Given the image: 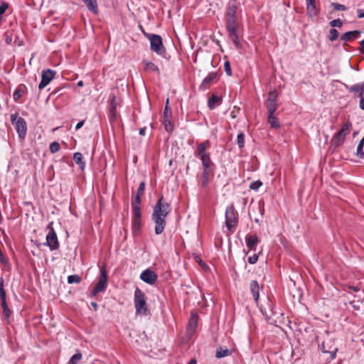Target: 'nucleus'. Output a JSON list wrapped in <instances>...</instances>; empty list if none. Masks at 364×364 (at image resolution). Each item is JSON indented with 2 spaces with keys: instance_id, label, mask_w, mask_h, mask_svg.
Segmentation results:
<instances>
[{
  "instance_id": "nucleus-1",
  "label": "nucleus",
  "mask_w": 364,
  "mask_h": 364,
  "mask_svg": "<svg viewBox=\"0 0 364 364\" xmlns=\"http://www.w3.org/2000/svg\"><path fill=\"white\" fill-rule=\"evenodd\" d=\"M171 212L170 203L166 201L163 196L160 197L154 206L151 215L152 220L155 223L154 231L156 235H161L166 227V218Z\"/></svg>"
},
{
  "instance_id": "nucleus-2",
  "label": "nucleus",
  "mask_w": 364,
  "mask_h": 364,
  "mask_svg": "<svg viewBox=\"0 0 364 364\" xmlns=\"http://www.w3.org/2000/svg\"><path fill=\"white\" fill-rule=\"evenodd\" d=\"M134 302L136 314L146 316L148 314L146 298L145 294L138 287H136L134 291Z\"/></svg>"
},
{
  "instance_id": "nucleus-3",
  "label": "nucleus",
  "mask_w": 364,
  "mask_h": 364,
  "mask_svg": "<svg viewBox=\"0 0 364 364\" xmlns=\"http://www.w3.org/2000/svg\"><path fill=\"white\" fill-rule=\"evenodd\" d=\"M12 124L15 126V129L20 139H24L27 132V126L25 119L21 117H18L17 114L11 115Z\"/></svg>"
},
{
  "instance_id": "nucleus-4",
  "label": "nucleus",
  "mask_w": 364,
  "mask_h": 364,
  "mask_svg": "<svg viewBox=\"0 0 364 364\" xmlns=\"http://www.w3.org/2000/svg\"><path fill=\"white\" fill-rule=\"evenodd\" d=\"M147 37L150 41L151 50L158 55H164L166 53V49L163 46L161 37L156 34H149Z\"/></svg>"
},
{
  "instance_id": "nucleus-5",
  "label": "nucleus",
  "mask_w": 364,
  "mask_h": 364,
  "mask_svg": "<svg viewBox=\"0 0 364 364\" xmlns=\"http://www.w3.org/2000/svg\"><path fill=\"white\" fill-rule=\"evenodd\" d=\"M47 229L48 230V232L46 235V242L45 243V245L49 247L50 250L58 249L59 242L56 232H55L53 227V222H50L47 225Z\"/></svg>"
},
{
  "instance_id": "nucleus-6",
  "label": "nucleus",
  "mask_w": 364,
  "mask_h": 364,
  "mask_svg": "<svg viewBox=\"0 0 364 364\" xmlns=\"http://www.w3.org/2000/svg\"><path fill=\"white\" fill-rule=\"evenodd\" d=\"M107 287V273L105 267L100 269V276L99 280L92 291V295L96 296L97 294L104 292Z\"/></svg>"
},
{
  "instance_id": "nucleus-7",
  "label": "nucleus",
  "mask_w": 364,
  "mask_h": 364,
  "mask_svg": "<svg viewBox=\"0 0 364 364\" xmlns=\"http://www.w3.org/2000/svg\"><path fill=\"white\" fill-rule=\"evenodd\" d=\"M226 26L230 37L231 38L234 44L238 47L240 44V40L237 31V25L236 23V18H227Z\"/></svg>"
},
{
  "instance_id": "nucleus-8",
  "label": "nucleus",
  "mask_w": 364,
  "mask_h": 364,
  "mask_svg": "<svg viewBox=\"0 0 364 364\" xmlns=\"http://www.w3.org/2000/svg\"><path fill=\"white\" fill-rule=\"evenodd\" d=\"M277 99L278 94L275 90L270 91L268 93V97L264 102V105L267 109V114L275 113L279 107Z\"/></svg>"
},
{
  "instance_id": "nucleus-9",
  "label": "nucleus",
  "mask_w": 364,
  "mask_h": 364,
  "mask_svg": "<svg viewBox=\"0 0 364 364\" xmlns=\"http://www.w3.org/2000/svg\"><path fill=\"white\" fill-rule=\"evenodd\" d=\"M351 127L352 124L350 122H346L343 124L341 129L333 136V140L336 146H339L344 141L345 136L350 133Z\"/></svg>"
},
{
  "instance_id": "nucleus-10",
  "label": "nucleus",
  "mask_w": 364,
  "mask_h": 364,
  "mask_svg": "<svg viewBox=\"0 0 364 364\" xmlns=\"http://www.w3.org/2000/svg\"><path fill=\"white\" fill-rule=\"evenodd\" d=\"M237 213L232 206L228 207L225 211V224L229 231L234 228L237 223Z\"/></svg>"
},
{
  "instance_id": "nucleus-11",
  "label": "nucleus",
  "mask_w": 364,
  "mask_h": 364,
  "mask_svg": "<svg viewBox=\"0 0 364 364\" xmlns=\"http://www.w3.org/2000/svg\"><path fill=\"white\" fill-rule=\"evenodd\" d=\"M348 90L353 92L355 97H360L359 107L364 110V82L355 84L350 87Z\"/></svg>"
},
{
  "instance_id": "nucleus-12",
  "label": "nucleus",
  "mask_w": 364,
  "mask_h": 364,
  "mask_svg": "<svg viewBox=\"0 0 364 364\" xmlns=\"http://www.w3.org/2000/svg\"><path fill=\"white\" fill-rule=\"evenodd\" d=\"M55 75V72L50 69L43 70L41 73V80L38 85V89L42 90L47 86L54 78Z\"/></svg>"
},
{
  "instance_id": "nucleus-13",
  "label": "nucleus",
  "mask_w": 364,
  "mask_h": 364,
  "mask_svg": "<svg viewBox=\"0 0 364 364\" xmlns=\"http://www.w3.org/2000/svg\"><path fill=\"white\" fill-rule=\"evenodd\" d=\"M140 279L145 283L154 284L157 280V275L150 269H146L141 273Z\"/></svg>"
},
{
  "instance_id": "nucleus-14",
  "label": "nucleus",
  "mask_w": 364,
  "mask_h": 364,
  "mask_svg": "<svg viewBox=\"0 0 364 364\" xmlns=\"http://www.w3.org/2000/svg\"><path fill=\"white\" fill-rule=\"evenodd\" d=\"M306 14L310 18L316 16L319 10L316 7V4L315 0H306Z\"/></svg>"
},
{
  "instance_id": "nucleus-15",
  "label": "nucleus",
  "mask_w": 364,
  "mask_h": 364,
  "mask_svg": "<svg viewBox=\"0 0 364 364\" xmlns=\"http://www.w3.org/2000/svg\"><path fill=\"white\" fill-rule=\"evenodd\" d=\"M210 143L208 140L200 143L195 152V156L197 157H202L209 155L210 154L206 151V149L210 148Z\"/></svg>"
},
{
  "instance_id": "nucleus-16",
  "label": "nucleus",
  "mask_w": 364,
  "mask_h": 364,
  "mask_svg": "<svg viewBox=\"0 0 364 364\" xmlns=\"http://www.w3.org/2000/svg\"><path fill=\"white\" fill-rule=\"evenodd\" d=\"M168 99L166 100V105L164 111V124L167 132H171L173 130V126L170 121L171 115L168 112Z\"/></svg>"
},
{
  "instance_id": "nucleus-17",
  "label": "nucleus",
  "mask_w": 364,
  "mask_h": 364,
  "mask_svg": "<svg viewBox=\"0 0 364 364\" xmlns=\"http://www.w3.org/2000/svg\"><path fill=\"white\" fill-rule=\"evenodd\" d=\"M213 171L211 168H203L201 173V186L203 187L207 186L209 183Z\"/></svg>"
},
{
  "instance_id": "nucleus-18",
  "label": "nucleus",
  "mask_w": 364,
  "mask_h": 364,
  "mask_svg": "<svg viewBox=\"0 0 364 364\" xmlns=\"http://www.w3.org/2000/svg\"><path fill=\"white\" fill-rule=\"evenodd\" d=\"M246 245L250 250H255L259 239L256 235H247L245 237Z\"/></svg>"
},
{
  "instance_id": "nucleus-19",
  "label": "nucleus",
  "mask_w": 364,
  "mask_h": 364,
  "mask_svg": "<svg viewBox=\"0 0 364 364\" xmlns=\"http://www.w3.org/2000/svg\"><path fill=\"white\" fill-rule=\"evenodd\" d=\"M251 293L254 300L257 302L259 296V286L257 281L252 280L250 283Z\"/></svg>"
},
{
  "instance_id": "nucleus-20",
  "label": "nucleus",
  "mask_w": 364,
  "mask_h": 364,
  "mask_svg": "<svg viewBox=\"0 0 364 364\" xmlns=\"http://www.w3.org/2000/svg\"><path fill=\"white\" fill-rule=\"evenodd\" d=\"M360 35V32L359 31H348L342 35L341 40L345 42L350 41L358 38Z\"/></svg>"
},
{
  "instance_id": "nucleus-21",
  "label": "nucleus",
  "mask_w": 364,
  "mask_h": 364,
  "mask_svg": "<svg viewBox=\"0 0 364 364\" xmlns=\"http://www.w3.org/2000/svg\"><path fill=\"white\" fill-rule=\"evenodd\" d=\"M6 296H4L3 292H1V296H0V299H1V307L3 309V314L6 318H9L11 314V311L9 309V306L6 303Z\"/></svg>"
},
{
  "instance_id": "nucleus-22",
  "label": "nucleus",
  "mask_w": 364,
  "mask_h": 364,
  "mask_svg": "<svg viewBox=\"0 0 364 364\" xmlns=\"http://www.w3.org/2000/svg\"><path fill=\"white\" fill-rule=\"evenodd\" d=\"M237 4L235 0L230 2L227 9V18H236Z\"/></svg>"
},
{
  "instance_id": "nucleus-23",
  "label": "nucleus",
  "mask_w": 364,
  "mask_h": 364,
  "mask_svg": "<svg viewBox=\"0 0 364 364\" xmlns=\"http://www.w3.org/2000/svg\"><path fill=\"white\" fill-rule=\"evenodd\" d=\"M267 120L272 128L278 129L280 127L278 118L274 113L267 114Z\"/></svg>"
},
{
  "instance_id": "nucleus-24",
  "label": "nucleus",
  "mask_w": 364,
  "mask_h": 364,
  "mask_svg": "<svg viewBox=\"0 0 364 364\" xmlns=\"http://www.w3.org/2000/svg\"><path fill=\"white\" fill-rule=\"evenodd\" d=\"M144 68L146 71L150 72V73H155L159 75V73H160L159 69L154 63H153L152 62L144 61Z\"/></svg>"
},
{
  "instance_id": "nucleus-25",
  "label": "nucleus",
  "mask_w": 364,
  "mask_h": 364,
  "mask_svg": "<svg viewBox=\"0 0 364 364\" xmlns=\"http://www.w3.org/2000/svg\"><path fill=\"white\" fill-rule=\"evenodd\" d=\"M87 6L88 9L93 12L94 14H97L98 12L97 4L96 0H82Z\"/></svg>"
},
{
  "instance_id": "nucleus-26",
  "label": "nucleus",
  "mask_w": 364,
  "mask_h": 364,
  "mask_svg": "<svg viewBox=\"0 0 364 364\" xmlns=\"http://www.w3.org/2000/svg\"><path fill=\"white\" fill-rule=\"evenodd\" d=\"M73 159L77 164L80 165L81 169H83L85 168V163L83 161V156L81 153H75L73 155Z\"/></svg>"
},
{
  "instance_id": "nucleus-27",
  "label": "nucleus",
  "mask_w": 364,
  "mask_h": 364,
  "mask_svg": "<svg viewBox=\"0 0 364 364\" xmlns=\"http://www.w3.org/2000/svg\"><path fill=\"white\" fill-rule=\"evenodd\" d=\"M198 323V316L196 314H193L189 319L188 322V329L191 331H194Z\"/></svg>"
},
{
  "instance_id": "nucleus-28",
  "label": "nucleus",
  "mask_w": 364,
  "mask_h": 364,
  "mask_svg": "<svg viewBox=\"0 0 364 364\" xmlns=\"http://www.w3.org/2000/svg\"><path fill=\"white\" fill-rule=\"evenodd\" d=\"M201 160L203 168H211V166L213 165L210 154L205 156L199 157Z\"/></svg>"
},
{
  "instance_id": "nucleus-29",
  "label": "nucleus",
  "mask_w": 364,
  "mask_h": 364,
  "mask_svg": "<svg viewBox=\"0 0 364 364\" xmlns=\"http://www.w3.org/2000/svg\"><path fill=\"white\" fill-rule=\"evenodd\" d=\"M118 104H119L118 100L116 99V97L114 95H112L110 98V112L112 113L113 117H114V115H115V112H116L117 106L118 105Z\"/></svg>"
},
{
  "instance_id": "nucleus-30",
  "label": "nucleus",
  "mask_w": 364,
  "mask_h": 364,
  "mask_svg": "<svg viewBox=\"0 0 364 364\" xmlns=\"http://www.w3.org/2000/svg\"><path fill=\"white\" fill-rule=\"evenodd\" d=\"M220 99L218 96L213 95L208 100V107L210 109L215 108V105L220 102Z\"/></svg>"
},
{
  "instance_id": "nucleus-31",
  "label": "nucleus",
  "mask_w": 364,
  "mask_h": 364,
  "mask_svg": "<svg viewBox=\"0 0 364 364\" xmlns=\"http://www.w3.org/2000/svg\"><path fill=\"white\" fill-rule=\"evenodd\" d=\"M216 77V74L214 73H212L209 74L206 77L204 78L203 80L201 87H203L204 89L206 88V85H209Z\"/></svg>"
},
{
  "instance_id": "nucleus-32",
  "label": "nucleus",
  "mask_w": 364,
  "mask_h": 364,
  "mask_svg": "<svg viewBox=\"0 0 364 364\" xmlns=\"http://www.w3.org/2000/svg\"><path fill=\"white\" fill-rule=\"evenodd\" d=\"M230 354V352L229 350H228L226 348L223 349L222 348H219L216 350L215 356L218 358H221L226 357V356L229 355Z\"/></svg>"
},
{
  "instance_id": "nucleus-33",
  "label": "nucleus",
  "mask_w": 364,
  "mask_h": 364,
  "mask_svg": "<svg viewBox=\"0 0 364 364\" xmlns=\"http://www.w3.org/2000/svg\"><path fill=\"white\" fill-rule=\"evenodd\" d=\"M133 218H141V213L140 206L138 205H132Z\"/></svg>"
},
{
  "instance_id": "nucleus-34",
  "label": "nucleus",
  "mask_w": 364,
  "mask_h": 364,
  "mask_svg": "<svg viewBox=\"0 0 364 364\" xmlns=\"http://www.w3.org/2000/svg\"><path fill=\"white\" fill-rule=\"evenodd\" d=\"M82 359V354L77 353L74 354L70 359L69 364H77Z\"/></svg>"
},
{
  "instance_id": "nucleus-35",
  "label": "nucleus",
  "mask_w": 364,
  "mask_h": 364,
  "mask_svg": "<svg viewBox=\"0 0 364 364\" xmlns=\"http://www.w3.org/2000/svg\"><path fill=\"white\" fill-rule=\"evenodd\" d=\"M339 33L336 28H331L329 31L328 39L331 41H334L338 38Z\"/></svg>"
},
{
  "instance_id": "nucleus-36",
  "label": "nucleus",
  "mask_w": 364,
  "mask_h": 364,
  "mask_svg": "<svg viewBox=\"0 0 364 364\" xmlns=\"http://www.w3.org/2000/svg\"><path fill=\"white\" fill-rule=\"evenodd\" d=\"M81 279L77 274H73L68 277V282L69 284H78Z\"/></svg>"
},
{
  "instance_id": "nucleus-37",
  "label": "nucleus",
  "mask_w": 364,
  "mask_h": 364,
  "mask_svg": "<svg viewBox=\"0 0 364 364\" xmlns=\"http://www.w3.org/2000/svg\"><path fill=\"white\" fill-rule=\"evenodd\" d=\"M237 144L240 149H242L244 147L245 144V135L243 133H240L237 134Z\"/></svg>"
},
{
  "instance_id": "nucleus-38",
  "label": "nucleus",
  "mask_w": 364,
  "mask_h": 364,
  "mask_svg": "<svg viewBox=\"0 0 364 364\" xmlns=\"http://www.w3.org/2000/svg\"><path fill=\"white\" fill-rule=\"evenodd\" d=\"M141 226V218H133L132 228L134 232L139 230Z\"/></svg>"
},
{
  "instance_id": "nucleus-39",
  "label": "nucleus",
  "mask_w": 364,
  "mask_h": 364,
  "mask_svg": "<svg viewBox=\"0 0 364 364\" xmlns=\"http://www.w3.org/2000/svg\"><path fill=\"white\" fill-rule=\"evenodd\" d=\"M262 186L260 181H255L250 183V188L254 191H257Z\"/></svg>"
},
{
  "instance_id": "nucleus-40",
  "label": "nucleus",
  "mask_w": 364,
  "mask_h": 364,
  "mask_svg": "<svg viewBox=\"0 0 364 364\" xmlns=\"http://www.w3.org/2000/svg\"><path fill=\"white\" fill-rule=\"evenodd\" d=\"M60 150V144L58 142H52L50 145V151L51 153H56Z\"/></svg>"
},
{
  "instance_id": "nucleus-41",
  "label": "nucleus",
  "mask_w": 364,
  "mask_h": 364,
  "mask_svg": "<svg viewBox=\"0 0 364 364\" xmlns=\"http://www.w3.org/2000/svg\"><path fill=\"white\" fill-rule=\"evenodd\" d=\"M331 6L336 10V11H346L347 8L346 6L338 4V3H331Z\"/></svg>"
},
{
  "instance_id": "nucleus-42",
  "label": "nucleus",
  "mask_w": 364,
  "mask_h": 364,
  "mask_svg": "<svg viewBox=\"0 0 364 364\" xmlns=\"http://www.w3.org/2000/svg\"><path fill=\"white\" fill-rule=\"evenodd\" d=\"M342 21L341 19L339 18H337V19H334L333 21H331L330 22V25L333 27V28H334L335 27H338V28H340L342 26Z\"/></svg>"
},
{
  "instance_id": "nucleus-43",
  "label": "nucleus",
  "mask_w": 364,
  "mask_h": 364,
  "mask_svg": "<svg viewBox=\"0 0 364 364\" xmlns=\"http://www.w3.org/2000/svg\"><path fill=\"white\" fill-rule=\"evenodd\" d=\"M224 69H225V71L226 73V74L228 75V76H231L232 75V70H231V67H230V63L229 61H225V63H224Z\"/></svg>"
},
{
  "instance_id": "nucleus-44",
  "label": "nucleus",
  "mask_w": 364,
  "mask_h": 364,
  "mask_svg": "<svg viewBox=\"0 0 364 364\" xmlns=\"http://www.w3.org/2000/svg\"><path fill=\"white\" fill-rule=\"evenodd\" d=\"M362 304V301L357 300V301H353L350 302V305L353 307V309L359 311L360 309V306Z\"/></svg>"
},
{
  "instance_id": "nucleus-45",
  "label": "nucleus",
  "mask_w": 364,
  "mask_h": 364,
  "mask_svg": "<svg viewBox=\"0 0 364 364\" xmlns=\"http://www.w3.org/2000/svg\"><path fill=\"white\" fill-rule=\"evenodd\" d=\"M145 191V182L142 181L140 183L138 189H137V193L136 195L142 196Z\"/></svg>"
},
{
  "instance_id": "nucleus-46",
  "label": "nucleus",
  "mask_w": 364,
  "mask_h": 364,
  "mask_svg": "<svg viewBox=\"0 0 364 364\" xmlns=\"http://www.w3.org/2000/svg\"><path fill=\"white\" fill-rule=\"evenodd\" d=\"M21 93H22V91L20 89H16L14 94H13V97H14V100L15 101H18L19 100V98L21 97Z\"/></svg>"
},
{
  "instance_id": "nucleus-47",
  "label": "nucleus",
  "mask_w": 364,
  "mask_h": 364,
  "mask_svg": "<svg viewBox=\"0 0 364 364\" xmlns=\"http://www.w3.org/2000/svg\"><path fill=\"white\" fill-rule=\"evenodd\" d=\"M258 260V255L254 254L252 256L248 257V262L251 264H255Z\"/></svg>"
},
{
  "instance_id": "nucleus-48",
  "label": "nucleus",
  "mask_w": 364,
  "mask_h": 364,
  "mask_svg": "<svg viewBox=\"0 0 364 364\" xmlns=\"http://www.w3.org/2000/svg\"><path fill=\"white\" fill-rule=\"evenodd\" d=\"M7 8L8 4L6 3L1 4V5L0 6V15L2 16L6 11Z\"/></svg>"
},
{
  "instance_id": "nucleus-49",
  "label": "nucleus",
  "mask_w": 364,
  "mask_h": 364,
  "mask_svg": "<svg viewBox=\"0 0 364 364\" xmlns=\"http://www.w3.org/2000/svg\"><path fill=\"white\" fill-rule=\"evenodd\" d=\"M5 41L7 44H10L12 42V36L9 32L5 33Z\"/></svg>"
},
{
  "instance_id": "nucleus-50",
  "label": "nucleus",
  "mask_w": 364,
  "mask_h": 364,
  "mask_svg": "<svg viewBox=\"0 0 364 364\" xmlns=\"http://www.w3.org/2000/svg\"><path fill=\"white\" fill-rule=\"evenodd\" d=\"M1 292H3L4 296H6V291L4 289V280L2 278L0 280V296H1Z\"/></svg>"
},
{
  "instance_id": "nucleus-51",
  "label": "nucleus",
  "mask_w": 364,
  "mask_h": 364,
  "mask_svg": "<svg viewBox=\"0 0 364 364\" xmlns=\"http://www.w3.org/2000/svg\"><path fill=\"white\" fill-rule=\"evenodd\" d=\"M141 196L136 195L135 197V200L132 205H138L139 206L141 204Z\"/></svg>"
},
{
  "instance_id": "nucleus-52",
  "label": "nucleus",
  "mask_w": 364,
  "mask_h": 364,
  "mask_svg": "<svg viewBox=\"0 0 364 364\" xmlns=\"http://www.w3.org/2000/svg\"><path fill=\"white\" fill-rule=\"evenodd\" d=\"M358 18H364V11L362 9H357Z\"/></svg>"
},
{
  "instance_id": "nucleus-53",
  "label": "nucleus",
  "mask_w": 364,
  "mask_h": 364,
  "mask_svg": "<svg viewBox=\"0 0 364 364\" xmlns=\"http://www.w3.org/2000/svg\"><path fill=\"white\" fill-rule=\"evenodd\" d=\"M360 47L359 48V51L361 53L364 54V39L360 41Z\"/></svg>"
},
{
  "instance_id": "nucleus-54",
  "label": "nucleus",
  "mask_w": 364,
  "mask_h": 364,
  "mask_svg": "<svg viewBox=\"0 0 364 364\" xmlns=\"http://www.w3.org/2000/svg\"><path fill=\"white\" fill-rule=\"evenodd\" d=\"M84 124V121H80L75 126V129L78 130L80 129Z\"/></svg>"
},
{
  "instance_id": "nucleus-55",
  "label": "nucleus",
  "mask_w": 364,
  "mask_h": 364,
  "mask_svg": "<svg viewBox=\"0 0 364 364\" xmlns=\"http://www.w3.org/2000/svg\"><path fill=\"white\" fill-rule=\"evenodd\" d=\"M145 132H146V128L145 127H143V128H140L139 129V134L140 135H145Z\"/></svg>"
},
{
  "instance_id": "nucleus-56",
  "label": "nucleus",
  "mask_w": 364,
  "mask_h": 364,
  "mask_svg": "<svg viewBox=\"0 0 364 364\" xmlns=\"http://www.w3.org/2000/svg\"><path fill=\"white\" fill-rule=\"evenodd\" d=\"M91 306L94 308L95 311H97L98 306L97 303L91 302Z\"/></svg>"
},
{
  "instance_id": "nucleus-57",
  "label": "nucleus",
  "mask_w": 364,
  "mask_h": 364,
  "mask_svg": "<svg viewBox=\"0 0 364 364\" xmlns=\"http://www.w3.org/2000/svg\"><path fill=\"white\" fill-rule=\"evenodd\" d=\"M77 85L78 87H82L83 86V82L82 80H80L77 82Z\"/></svg>"
},
{
  "instance_id": "nucleus-58",
  "label": "nucleus",
  "mask_w": 364,
  "mask_h": 364,
  "mask_svg": "<svg viewBox=\"0 0 364 364\" xmlns=\"http://www.w3.org/2000/svg\"><path fill=\"white\" fill-rule=\"evenodd\" d=\"M352 289H353V291H359V289H358V287H352Z\"/></svg>"
},
{
  "instance_id": "nucleus-59",
  "label": "nucleus",
  "mask_w": 364,
  "mask_h": 364,
  "mask_svg": "<svg viewBox=\"0 0 364 364\" xmlns=\"http://www.w3.org/2000/svg\"><path fill=\"white\" fill-rule=\"evenodd\" d=\"M1 16H1V15H0V21L1 20Z\"/></svg>"
}]
</instances>
